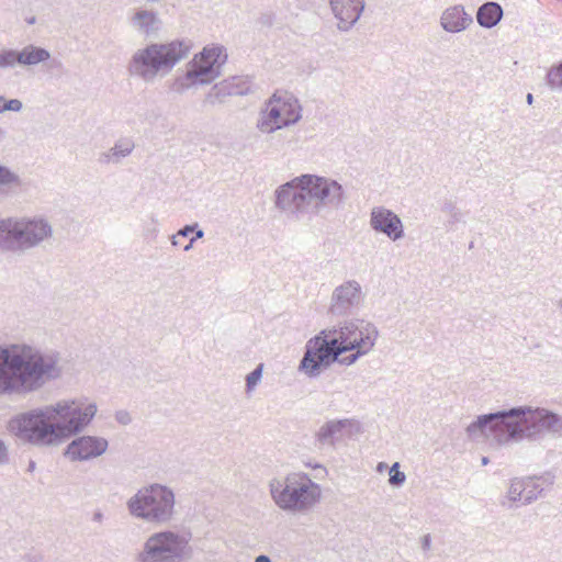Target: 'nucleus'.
Wrapping results in <instances>:
<instances>
[{"label":"nucleus","mask_w":562,"mask_h":562,"mask_svg":"<svg viewBox=\"0 0 562 562\" xmlns=\"http://www.w3.org/2000/svg\"><path fill=\"white\" fill-rule=\"evenodd\" d=\"M60 353L29 344L0 346V396L26 397L60 379Z\"/></svg>","instance_id":"nucleus-1"},{"label":"nucleus","mask_w":562,"mask_h":562,"mask_svg":"<svg viewBox=\"0 0 562 562\" xmlns=\"http://www.w3.org/2000/svg\"><path fill=\"white\" fill-rule=\"evenodd\" d=\"M348 194L341 183L330 177L304 173L280 186L276 206L296 220L316 216L325 209L342 210Z\"/></svg>","instance_id":"nucleus-2"},{"label":"nucleus","mask_w":562,"mask_h":562,"mask_svg":"<svg viewBox=\"0 0 562 562\" xmlns=\"http://www.w3.org/2000/svg\"><path fill=\"white\" fill-rule=\"evenodd\" d=\"M190 50L191 43L184 40L148 44L133 54L127 66L128 74L146 83H153L158 77L167 76L179 61L189 56Z\"/></svg>","instance_id":"nucleus-3"},{"label":"nucleus","mask_w":562,"mask_h":562,"mask_svg":"<svg viewBox=\"0 0 562 562\" xmlns=\"http://www.w3.org/2000/svg\"><path fill=\"white\" fill-rule=\"evenodd\" d=\"M510 443L539 441L547 435L562 437V416L543 407L528 405L509 408Z\"/></svg>","instance_id":"nucleus-4"},{"label":"nucleus","mask_w":562,"mask_h":562,"mask_svg":"<svg viewBox=\"0 0 562 562\" xmlns=\"http://www.w3.org/2000/svg\"><path fill=\"white\" fill-rule=\"evenodd\" d=\"M128 514L148 524L167 525L176 516V496L173 491L159 483L139 488L126 502Z\"/></svg>","instance_id":"nucleus-5"},{"label":"nucleus","mask_w":562,"mask_h":562,"mask_svg":"<svg viewBox=\"0 0 562 562\" xmlns=\"http://www.w3.org/2000/svg\"><path fill=\"white\" fill-rule=\"evenodd\" d=\"M9 428L19 439L36 447L60 445V436L50 405L15 415L10 419Z\"/></svg>","instance_id":"nucleus-6"},{"label":"nucleus","mask_w":562,"mask_h":562,"mask_svg":"<svg viewBox=\"0 0 562 562\" xmlns=\"http://www.w3.org/2000/svg\"><path fill=\"white\" fill-rule=\"evenodd\" d=\"M270 493L274 503L289 512L307 510L322 495L321 486L303 472L290 473L283 481H272Z\"/></svg>","instance_id":"nucleus-7"},{"label":"nucleus","mask_w":562,"mask_h":562,"mask_svg":"<svg viewBox=\"0 0 562 562\" xmlns=\"http://www.w3.org/2000/svg\"><path fill=\"white\" fill-rule=\"evenodd\" d=\"M190 533L171 529L150 533L135 553L134 562H187L192 555Z\"/></svg>","instance_id":"nucleus-8"},{"label":"nucleus","mask_w":562,"mask_h":562,"mask_svg":"<svg viewBox=\"0 0 562 562\" xmlns=\"http://www.w3.org/2000/svg\"><path fill=\"white\" fill-rule=\"evenodd\" d=\"M52 226L43 218H1L0 250L23 251L50 237Z\"/></svg>","instance_id":"nucleus-9"},{"label":"nucleus","mask_w":562,"mask_h":562,"mask_svg":"<svg viewBox=\"0 0 562 562\" xmlns=\"http://www.w3.org/2000/svg\"><path fill=\"white\" fill-rule=\"evenodd\" d=\"M227 61L226 48L222 45L204 47L187 65L183 75L176 78L173 89L183 92L192 87L209 85L222 74V67Z\"/></svg>","instance_id":"nucleus-10"},{"label":"nucleus","mask_w":562,"mask_h":562,"mask_svg":"<svg viewBox=\"0 0 562 562\" xmlns=\"http://www.w3.org/2000/svg\"><path fill=\"white\" fill-rule=\"evenodd\" d=\"M329 330H322L305 345L297 370L310 379L318 378L323 371L338 361V357L345 353L339 339Z\"/></svg>","instance_id":"nucleus-11"},{"label":"nucleus","mask_w":562,"mask_h":562,"mask_svg":"<svg viewBox=\"0 0 562 562\" xmlns=\"http://www.w3.org/2000/svg\"><path fill=\"white\" fill-rule=\"evenodd\" d=\"M57 423L60 443L81 432L93 419L97 413V405L77 404L74 401H59L50 405Z\"/></svg>","instance_id":"nucleus-12"},{"label":"nucleus","mask_w":562,"mask_h":562,"mask_svg":"<svg viewBox=\"0 0 562 562\" xmlns=\"http://www.w3.org/2000/svg\"><path fill=\"white\" fill-rule=\"evenodd\" d=\"M329 331L337 336L345 352L359 349L369 353L379 337L378 327L363 318L346 319L338 327L330 328Z\"/></svg>","instance_id":"nucleus-13"},{"label":"nucleus","mask_w":562,"mask_h":562,"mask_svg":"<svg viewBox=\"0 0 562 562\" xmlns=\"http://www.w3.org/2000/svg\"><path fill=\"white\" fill-rule=\"evenodd\" d=\"M510 426L508 408L477 416L467 427V432L472 439H476L480 436H492L497 445L505 446L510 443V438L508 437Z\"/></svg>","instance_id":"nucleus-14"},{"label":"nucleus","mask_w":562,"mask_h":562,"mask_svg":"<svg viewBox=\"0 0 562 562\" xmlns=\"http://www.w3.org/2000/svg\"><path fill=\"white\" fill-rule=\"evenodd\" d=\"M108 448L109 441L105 438L83 435L72 439L63 454L71 462H85L101 457Z\"/></svg>","instance_id":"nucleus-15"},{"label":"nucleus","mask_w":562,"mask_h":562,"mask_svg":"<svg viewBox=\"0 0 562 562\" xmlns=\"http://www.w3.org/2000/svg\"><path fill=\"white\" fill-rule=\"evenodd\" d=\"M360 428V423L353 418L327 420L314 432V445L319 450L334 449L341 439L344 431L349 434L359 432Z\"/></svg>","instance_id":"nucleus-16"},{"label":"nucleus","mask_w":562,"mask_h":562,"mask_svg":"<svg viewBox=\"0 0 562 562\" xmlns=\"http://www.w3.org/2000/svg\"><path fill=\"white\" fill-rule=\"evenodd\" d=\"M363 300L362 288L356 280H347L336 286L331 293L329 312L344 316L358 307Z\"/></svg>","instance_id":"nucleus-17"},{"label":"nucleus","mask_w":562,"mask_h":562,"mask_svg":"<svg viewBox=\"0 0 562 562\" xmlns=\"http://www.w3.org/2000/svg\"><path fill=\"white\" fill-rule=\"evenodd\" d=\"M370 227L380 234H384L392 241L404 237V225L401 217L384 206H374L370 212Z\"/></svg>","instance_id":"nucleus-18"},{"label":"nucleus","mask_w":562,"mask_h":562,"mask_svg":"<svg viewBox=\"0 0 562 562\" xmlns=\"http://www.w3.org/2000/svg\"><path fill=\"white\" fill-rule=\"evenodd\" d=\"M252 83L247 77L234 76L215 83L206 95L210 103H224L228 97L246 95L251 92Z\"/></svg>","instance_id":"nucleus-19"},{"label":"nucleus","mask_w":562,"mask_h":562,"mask_svg":"<svg viewBox=\"0 0 562 562\" xmlns=\"http://www.w3.org/2000/svg\"><path fill=\"white\" fill-rule=\"evenodd\" d=\"M334 16L338 20L339 31L348 32L360 19L364 10V0H329Z\"/></svg>","instance_id":"nucleus-20"},{"label":"nucleus","mask_w":562,"mask_h":562,"mask_svg":"<svg viewBox=\"0 0 562 562\" xmlns=\"http://www.w3.org/2000/svg\"><path fill=\"white\" fill-rule=\"evenodd\" d=\"M439 23L447 33H461L473 24V18L462 4H453L441 12Z\"/></svg>","instance_id":"nucleus-21"},{"label":"nucleus","mask_w":562,"mask_h":562,"mask_svg":"<svg viewBox=\"0 0 562 562\" xmlns=\"http://www.w3.org/2000/svg\"><path fill=\"white\" fill-rule=\"evenodd\" d=\"M269 102L272 106H276L280 111L282 127L295 124L301 120V105L299 104V101L292 95H285L284 98H281L274 93Z\"/></svg>","instance_id":"nucleus-22"},{"label":"nucleus","mask_w":562,"mask_h":562,"mask_svg":"<svg viewBox=\"0 0 562 562\" xmlns=\"http://www.w3.org/2000/svg\"><path fill=\"white\" fill-rule=\"evenodd\" d=\"M555 475L551 472H544L541 475L525 476V505L531 504L542 496L544 485L551 486L554 484Z\"/></svg>","instance_id":"nucleus-23"},{"label":"nucleus","mask_w":562,"mask_h":562,"mask_svg":"<svg viewBox=\"0 0 562 562\" xmlns=\"http://www.w3.org/2000/svg\"><path fill=\"white\" fill-rule=\"evenodd\" d=\"M131 24L142 35L150 36L159 31L161 20L153 10H138L132 16Z\"/></svg>","instance_id":"nucleus-24"},{"label":"nucleus","mask_w":562,"mask_h":562,"mask_svg":"<svg viewBox=\"0 0 562 562\" xmlns=\"http://www.w3.org/2000/svg\"><path fill=\"white\" fill-rule=\"evenodd\" d=\"M134 147L135 144L131 138H121L109 150L99 154L98 162L100 165H117L132 154Z\"/></svg>","instance_id":"nucleus-25"},{"label":"nucleus","mask_w":562,"mask_h":562,"mask_svg":"<svg viewBox=\"0 0 562 562\" xmlns=\"http://www.w3.org/2000/svg\"><path fill=\"white\" fill-rule=\"evenodd\" d=\"M503 8L497 2H485L476 11V21L484 29L496 26L503 18Z\"/></svg>","instance_id":"nucleus-26"},{"label":"nucleus","mask_w":562,"mask_h":562,"mask_svg":"<svg viewBox=\"0 0 562 562\" xmlns=\"http://www.w3.org/2000/svg\"><path fill=\"white\" fill-rule=\"evenodd\" d=\"M257 128L261 133H273L277 130L282 128L281 120H280V111L272 106L269 102L266 110H262L259 113V117L256 123Z\"/></svg>","instance_id":"nucleus-27"},{"label":"nucleus","mask_w":562,"mask_h":562,"mask_svg":"<svg viewBox=\"0 0 562 562\" xmlns=\"http://www.w3.org/2000/svg\"><path fill=\"white\" fill-rule=\"evenodd\" d=\"M50 53L43 47L26 45L20 50L22 66H36L49 59Z\"/></svg>","instance_id":"nucleus-28"},{"label":"nucleus","mask_w":562,"mask_h":562,"mask_svg":"<svg viewBox=\"0 0 562 562\" xmlns=\"http://www.w3.org/2000/svg\"><path fill=\"white\" fill-rule=\"evenodd\" d=\"M21 65L20 50L3 48L0 50V69L13 68Z\"/></svg>","instance_id":"nucleus-29"},{"label":"nucleus","mask_w":562,"mask_h":562,"mask_svg":"<svg viewBox=\"0 0 562 562\" xmlns=\"http://www.w3.org/2000/svg\"><path fill=\"white\" fill-rule=\"evenodd\" d=\"M20 186V177L8 167L0 165V188L12 189Z\"/></svg>","instance_id":"nucleus-30"},{"label":"nucleus","mask_w":562,"mask_h":562,"mask_svg":"<svg viewBox=\"0 0 562 562\" xmlns=\"http://www.w3.org/2000/svg\"><path fill=\"white\" fill-rule=\"evenodd\" d=\"M525 488L524 477L513 479L508 488V498L512 502L522 501L525 505Z\"/></svg>","instance_id":"nucleus-31"},{"label":"nucleus","mask_w":562,"mask_h":562,"mask_svg":"<svg viewBox=\"0 0 562 562\" xmlns=\"http://www.w3.org/2000/svg\"><path fill=\"white\" fill-rule=\"evenodd\" d=\"M263 371V364L259 363L249 374L246 376V392L250 393L261 381Z\"/></svg>","instance_id":"nucleus-32"},{"label":"nucleus","mask_w":562,"mask_h":562,"mask_svg":"<svg viewBox=\"0 0 562 562\" xmlns=\"http://www.w3.org/2000/svg\"><path fill=\"white\" fill-rule=\"evenodd\" d=\"M442 212L449 214L450 218L448 221L449 224L453 225L463 220V214L460 209L456 206V204L451 201L445 202L442 205Z\"/></svg>","instance_id":"nucleus-33"},{"label":"nucleus","mask_w":562,"mask_h":562,"mask_svg":"<svg viewBox=\"0 0 562 562\" xmlns=\"http://www.w3.org/2000/svg\"><path fill=\"white\" fill-rule=\"evenodd\" d=\"M548 83L551 88L562 90V63L548 72Z\"/></svg>","instance_id":"nucleus-34"},{"label":"nucleus","mask_w":562,"mask_h":562,"mask_svg":"<svg viewBox=\"0 0 562 562\" xmlns=\"http://www.w3.org/2000/svg\"><path fill=\"white\" fill-rule=\"evenodd\" d=\"M22 108L23 104L19 99L7 100L4 97L0 95V113L5 111L20 112Z\"/></svg>","instance_id":"nucleus-35"},{"label":"nucleus","mask_w":562,"mask_h":562,"mask_svg":"<svg viewBox=\"0 0 562 562\" xmlns=\"http://www.w3.org/2000/svg\"><path fill=\"white\" fill-rule=\"evenodd\" d=\"M400 468V464L398 462H395L392 464L391 469H390V484L391 485H394V486H401L404 484L405 480H406V475L404 472H401L398 470Z\"/></svg>","instance_id":"nucleus-36"},{"label":"nucleus","mask_w":562,"mask_h":562,"mask_svg":"<svg viewBox=\"0 0 562 562\" xmlns=\"http://www.w3.org/2000/svg\"><path fill=\"white\" fill-rule=\"evenodd\" d=\"M351 351H352V353H350L346 357H342L341 359L338 357L337 362L345 364V366H351V364L356 363L360 357L368 355V352H364L359 349H353Z\"/></svg>","instance_id":"nucleus-37"},{"label":"nucleus","mask_w":562,"mask_h":562,"mask_svg":"<svg viewBox=\"0 0 562 562\" xmlns=\"http://www.w3.org/2000/svg\"><path fill=\"white\" fill-rule=\"evenodd\" d=\"M46 70L52 74H60L64 71L63 61L58 58H50L45 61Z\"/></svg>","instance_id":"nucleus-38"},{"label":"nucleus","mask_w":562,"mask_h":562,"mask_svg":"<svg viewBox=\"0 0 562 562\" xmlns=\"http://www.w3.org/2000/svg\"><path fill=\"white\" fill-rule=\"evenodd\" d=\"M114 418L120 425L123 426L130 425L132 423L131 414L125 409L117 411L114 415Z\"/></svg>","instance_id":"nucleus-39"},{"label":"nucleus","mask_w":562,"mask_h":562,"mask_svg":"<svg viewBox=\"0 0 562 562\" xmlns=\"http://www.w3.org/2000/svg\"><path fill=\"white\" fill-rule=\"evenodd\" d=\"M9 449L4 441L0 440V465L9 463Z\"/></svg>","instance_id":"nucleus-40"},{"label":"nucleus","mask_w":562,"mask_h":562,"mask_svg":"<svg viewBox=\"0 0 562 562\" xmlns=\"http://www.w3.org/2000/svg\"><path fill=\"white\" fill-rule=\"evenodd\" d=\"M198 227V223H193V224H190V225H184L182 228H180L177 234L180 236V237H188L190 234L193 233L194 229H196Z\"/></svg>","instance_id":"nucleus-41"},{"label":"nucleus","mask_w":562,"mask_h":562,"mask_svg":"<svg viewBox=\"0 0 562 562\" xmlns=\"http://www.w3.org/2000/svg\"><path fill=\"white\" fill-rule=\"evenodd\" d=\"M274 16L271 13L262 14L259 19L260 23L265 26H271L273 24Z\"/></svg>","instance_id":"nucleus-42"},{"label":"nucleus","mask_w":562,"mask_h":562,"mask_svg":"<svg viewBox=\"0 0 562 562\" xmlns=\"http://www.w3.org/2000/svg\"><path fill=\"white\" fill-rule=\"evenodd\" d=\"M91 519H92L93 522L102 524L103 519H104L103 512L100 510V509L94 510L93 514H92V518Z\"/></svg>","instance_id":"nucleus-43"},{"label":"nucleus","mask_w":562,"mask_h":562,"mask_svg":"<svg viewBox=\"0 0 562 562\" xmlns=\"http://www.w3.org/2000/svg\"><path fill=\"white\" fill-rule=\"evenodd\" d=\"M430 546H431V538H430V535H425L423 538H422V548L423 550L427 551L430 549Z\"/></svg>","instance_id":"nucleus-44"},{"label":"nucleus","mask_w":562,"mask_h":562,"mask_svg":"<svg viewBox=\"0 0 562 562\" xmlns=\"http://www.w3.org/2000/svg\"><path fill=\"white\" fill-rule=\"evenodd\" d=\"M193 233H194V236L191 237V244H194V241L196 239H200L204 236L203 229H201L199 226L196 227V229L193 231Z\"/></svg>","instance_id":"nucleus-45"},{"label":"nucleus","mask_w":562,"mask_h":562,"mask_svg":"<svg viewBox=\"0 0 562 562\" xmlns=\"http://www.w3.org/2000/svg\"><path fill=\"white\" fill-rule=\"evenodd\" d=\"M308 467H312L313 469H316V470H319L322 472L323 475H326L327 474V470L325 467L321 465V464H307Z\"/></svg>","instance_id":"nucleus-46"},{"label":"nucleus","mask_w":562,"mask_h":562,"mask_svg":"<svg viewBox=\"0 0 562 562\" xmlns=\"http://www.w3.org/2000/svg\"><path fill=\"white\" fill-rule=\"evenodd\" d=\"M255 562H271V559L268 555L260 554L255 559Z\"/></svg>","instance_id":"nucleus-47"},{"label":"nucleus","mask_w":562,"mask_h":562,"mask_svg":"<svg viewBox=\"0 0 562 562\" xmlns=\"http://www.w3.org/2000/svg\"><path fill=\"white\" fill-rule=\"evenodd\" d=\"M35 469H36V463H35V461H34V460H30V461H29V465H27V471H29V472H34V471H35Z\"/></svg>","instance_id":"nucleus-48"},{"label":"nucleus","mask_w":562,"mask_h":562,"mask_svg":"<svg viewBox=\"0 0 562 562\" xmlns=\"http://www.w3.org/2000/svg\"><path fill=\"white\" fill-rule=\"evenodd\" d=\"M178 237H180L178 234L171 236V244L173 246H178L179 245Z\"/></svg>","instance_id":"nucleus-49"},{"label":"nucleus","mask_w":562,"mask_h":562,"mask_svg":"<svg viewBox=\"0 0 562 562\" xmlns=\"http://www.w3.org/2000/svg\"><path fill=\"white\" fill-rule=\"evenodd\" d=\"M25 21H26V23H27L29 25H33V24H35V23H36V18H35V16H30V18H27Z\"/></svg>","instance_id":"nucleus-50"},{"label":"nucleus","mask_w":562,"mask_h":562,"mask_svg":"<svg viewBox=\"0 0 562 562\" xmlns=\"http://www.w3.org/2000/svg\"><path fill=\"white\" fill-rule=\"evenodd\" d=\"M526 101L528 104H532L533 102V95L532 93H528L527 97H526Z\"/></svg>","instance_id":"nucleus-51"},{"label":"nucleus","mask_w":562,"mask_h":562,"mask_svg":"<svg viewBox=\"0 0 562 562\" xmlns=\"http://www.w3.org/2000/svg\"><path fill=\"white\" fill-rule=\"evenodd\" d=\"M7 136V132L5 130H3L2 127H0V142H2Z\"/></svg>","instance_id":"nucleus-52"},{"label":"nucleus","mask_w":562,"mask_h":562,"mask_svg":"<svg viewBox=\"0 0 562 562\" xmlns=\"http://www.w3.org/2000/svg\"><path fill=\"white\" fill-rule=\"evenodd\" d=\"M490 462V459L487 457H482L481 463L482 465H486Z\"/></svg>","instance_id":"nucleus-53"},{"label":"nucleus","mask_w":562,"mask_h":562,"mask_svg":"<svg viewBox=\"0 0 562 562\" xmlns=\"http://www.w3.org/2000/svg\"><path fill=\"white\" fill-rule=\"evenodd\" d=\"M192 247H193V244H191V240H190L189 244L184 246L183 250L189 251Z\"/></svg>","instance_id":"nucleus-54"},{"label":"nucleus","mask_w":562,"mask_h":562,"mask_svg":"<svg viewBox=\"0 0 562 562\" xmlns=\"http://www.w3.org/2000/svg\"><path fill=\"white\" fill-rule=\"evenodd\" d=\"M559 304H560V306L562 307V300L560 301V303H559Z\"/></svg>","instance_id":"nucleus-55"}]
</instances>
